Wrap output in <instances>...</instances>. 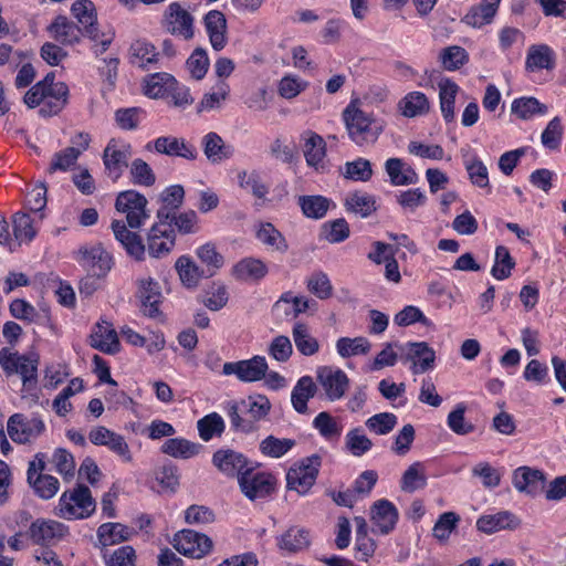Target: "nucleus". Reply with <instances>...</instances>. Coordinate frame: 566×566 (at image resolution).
<instances>
[{"label":"nucleus","instance_id":"f257e3e1","mask_svg":"<svg viewBox=\"0 0 566 566\" xmlns=\"http://www.w3.org/2000/svg\"><path fill=\"white\" fill-rule=\"evenodd\" d=\"M147 198L135 190H125L118 193L115 202V208L118 212L126 214V223L119 220L112 222V230L117 241L122 243L126 252L142 261L145 255V244L139 234L128 230L139 229L144 222L149 218L147 211Z\"/></svg>","mask_w":566,"mask_h":566},{"label":"nucleus","instance_id":"f03ea898","mask_svg":"<svg viewBox=\"0 0 566 566\" xmlns=\"http://www.w3.org/2000/svg\"><path fill=\"white\" fill-rule=\"evenodd\" d=\"M343 120L350 140L357 146L374 145L382 134L386 123L349 103L343 111Z\"/></svg>","mask_w":566,"mask_h":566},{"label":"nucleus","instance_id":"7ed1b4c3","mask_svg":"<svg viewBox=\"0 0 566 566\" xmlns=\"http://www.w3.org/2000/svg\"><path fill=\"white\" fill-rule=\"evenodd\" d=\"M39 360L31 356L19 355L9 348L0 349V366L6 375L19 374L22 379L23 391L31 392L36 387Z\"/></svg>","mask_w":566,"mask_h":566},{"label":"nucleus","instance_id":"20e7f679","mask_svg":"<svg viewBox=\"0 0 566 566\" xmlns=\"http://www.w3.org/2000/svg\"><path fill=\"white\" fill-rule=\"evenodd\" d=\"M95 510V501L86 485L80 484L60 499V515L67 520L88 517Z\"/></svg>","mask_w":566,"mask_h":566},{"label":"nucleus","instance_id":"39448f33","mask_svg":"<svg viewBox=\"0 0 566 566\" xmlns=\"http://www.w3.org/2000/svg\"><path fill=\"white\" fill-rule=\"evenodd\" d=\"M321 467V457L313 454L304 459L300 465L293 467L286 474L289 490L298 494H306L314 485Z\"/></svg>","mask_w":566,"mask_h":566},{"label":"nucleus","instance_id":"423d86ee","mask_svg":"<svg viewBox=\"0 0 566 566\" xmlns=\"http://www.w3.org/2000/svg\"><path fill=\"white\" fill-rule=\"evenodd\" d=\"M192 14L179 2L170 3L163 15L161 25L170 34L191 40L195 35Z\"/></svg>","mask_w":566,"mask_h":566},{"label":"nucleus","instance_id":"0eeeda50","mask_svg":"<svg viewBox=\"0 0 566 566\" xmlns=\"http://www.w3.org/2000/svg\"><path fill=\"white\" fill-rule=\"evenodd\" d=\"M44 454L38 453L29 463L28 482L34 492L44 500L52 499L59 491V480L50 474H43L45 470Z\"/></svg>","mask_w":566,"mask_h":566},{"label":"nucleus","instance_id":"6e6552de","mask_svg":"<svg viewBox=\"0 0 566 566\" xmlns=\"http://www.w3.org/2000/svg\"><path fill=\"white\" fill-rule=\"evenodd\" d=\"M268 369L265 357L256 355L250 359L223 364L222 374L226 376L235 375L243 382H255L266 376Z\"/></svg>","mask_w":566,"mask_h":566},{"label":"nucleus","instance_id":"1a4fd4ad","mask_svg":"<svg viewBox=\"0 0 566 566\" xmlns=\"http://www.w3.org/2000/svg\"><path fill=\"white\" fill-rule=\"evenodd\" d=\"M316 380L331 401L342 399L349 387V378L345 371L329 366L317 368Z\"/></svg>","mask_w":566,"mask_h":566},{"label":"nucleus","instance_id":"9d476101","mask_svg":"<svg viewBox=\"0 0 566 566\" xmlns=\"http://www.w3.org/2000/svg\"><path fill=\"white\" fill-rule=\"evenodd\" d=\"M130 157V145H118L115 139H111L103 151L106 176L113 181H117L123 176L124 170L129 167Z\"/></svg>","mask_w":566,"mask_h":566},{"label":"nucleus","instance_id":"9b49d317","mask_svg":"<svg viewBox=\"0 0 566 566\" xmlns=\"http://www.w3.org/2000/svg\"><path fill=\"white\" fill-rule=\"evenodd\" d=\"M174 547L186 556L202 558L212 549V541L206 534L182 530L174 536Z\"/></svg>","mask_w":566,"mask_h":566},{"label":"nucleus","instance_id":"f8f14e48","mask_svg":"<svg viewBox=\"0 0 566 566\" xmlns=\"http://www.w3.org/2000/svg\"><path fill=\"white\" fill-rule=\"evenodd\" d=\"M7 430L14 442L25 443L43 432L44 423L38 417L28 419L22 413H14L8 420Z\"/></svg>","mask_w":566,"mask_h":566},{"label":"nucleus","instance_id":"ddd939ff","mask_svg":"<svg viewBox=\"0 0 566 566\" xmlns=\"http://www.w3.org/2000/svg\"><path fill=\"white\" fill-rule=\"evenodd\" d=\"M137 284V297L140 301L142 313L150 318L160 317L161 312L159 305L163 302V294L159 283L148 277L138 280Z\"/></svg>","mask_w":566,"mask_h":566},{"label":"nucleus","instance_id":"4468645a","mask_svg":"<svg viewBox=\"0 0 566 566\" xmlns=\"http://www.w3.org/2000/svg\"><path fill=\"white\" fill-rule=\"evenodd\" d=\"M239 485L250 500L265 497L273 491L272 476L264 472H253L251 468L239 476Z\"/></svg>","mask_w":566,"mask_h":566},{"label":"nucleus","instance_id":"2eb2a0df","mask_svg":"<svg viewBox=\"0 0 566 566\" xmlns=\"http://www.w3.org/2000/svg\"><path fill=\"white\" fill-rule=\"evenodd\" d=\"M54 81L55 74L53 72H50L45 75L43 80L38 82V84H42V87L53 95V99H50V102L46 103V106L44 108L39 109V114L43 117H51L57 115L67 104V85L63 82Z\"/></svg>","mask_w":566,"mask_h":566},{"label":"nucleus","instance_id":"dca6fc26","mask_svg":"<svg viewBox=\"0 0 566 566\" xmlns=\"http://www.w3.org/2000/svg\"><path fill=\"white\" fill-rule=\"evenodd\" d=\"M153 148L156 153L170 157H180L187 160L198 158V150L192 144L186 142L185 138L171 135L156 138L153 142Z\"/></svg>","mask_w":566,"mask_h":566},{"label":"nucleus","instance_id":"f3484780","mask_svg":"<svg viewBox=\"0 0 566 566\" xmlns=\"http://www.w3.org/2000/svg\"><path fill=\"white\" fill-rule=\"evenodd\" d=\"M175 229H168L158 220L147 234L148 253L154 258H160L170 252L175 245Z\"/></svg>","mask_w":566,"mask_h":566},{"label":"nucleus","instance_id":"a211bd4d","mask_svg":"<svg viewBox=\"0 0 566 566\" xmlns=\"http://www.w3.org/2000/svg\"><path fill=\"white\" fill-rule=\"evenodd\" d=\"M71 13L77 20L84 35L90 38L92 41H97L99 39L96 8L91 0L74 1L71 7Z\"/></svg>","mask_w":566,"mask_h":566},{"label":"nucleus","instance_id":"6ab92c4d","mask_svg":"<svg viewBox=\"0 0 566 566\" xmlns=\"http://www.w3.org/2000/svg\"><path fill=\"white\" fill-rule=\"evenodd\" d=\"M545 475L538 469L520 467L513 473V485L522 493L535 496L541 493L545 484Z\"/></svg>","mask_w":566,"mask_h":566},{"label":"nucleus","instance_id":"aec40b11","mask_svg":"<svg viewBox=\"0 0 566 566\" xmlns=\"http://www.w3.org/2000/svg\"><path fill=\"white\" fill-rule=\"evenodd\" d=\"M48 31L51 38L62 45L77 44L84 35L81 27L65 15H57L48 27Z\"/></svg>","mask_w":566,"mask_h":566},{"label":"nucleus","instance_id":"412c9836","mask_svg":"<svg viewBox=\"0 0 566 566\" xmlns=\"http://www.w3.org/2000/svg\"><path fill=\"white\" fill-rule=\"evenodd\" d=\"M66 533L64 524L52 520H36L32 522L28 534L33 543L46 545L62 538Z\"/></svg>","mask_w":566,"mask_h":566},{"label":"nucleus","instance_id":"4be33fe9","mask_svg":"<svg viewBox=\"0 0 566 566\" xmlns=\"http://www.w3.org/2000/svg\"><path fill=\"white\" fill-rule=\"evenodd\" d=\"M304 140L303 153L306 164L316 171L324 169V159L326 157V143L318 134L306 130L302 134Z\"/></svg>","mask_w":566,"mask_h":566},{"label":"nucleus","instance_id":"5701e85b","mask_svg":"<svg viewBox=\"0 0 566 566\" xmlns=\"http://www.w3.org/2000/svg\"><path fill=\"white\" fill-rule=\"evenodd\" d=\"M212 463L229 476H241L248 468L247 458L234 450H218L212 457Z\"/></svg>","mask_w":566,"mask_h":566},{"label":"nucleus","instance_id":"b1692460","mask_svg":"<svg viewBox=\"0 0 566 566\" xmlns=\"http://www.w3.org/2000/svg\"><path fill=\"white\" fill-rule=\"evenodd\" d=\"M269 273L268 265L258 258L248 256L237 262L231 269V275L243 282H259Z\"/></svg>","mask_w":566,"mask_h":566},{"label":"nucleus","instance_id":"393cba45","mask_svg":"<svg viewBox=\"0 0 566 566\" xmlns=\"http://www.w3.org/2000/svg\"><path fill=\"white\" fill-rule=\"evenodd\" d=\"M203 23L211 46L221 51L228 43L226 15L221 11L211 10L205 15Z\"/></svg>","mask_w":566,"mask_h":566},{"label":"nucleus","instance_id":"a878e982","mask_svg":"<svg viewBox=\"0 0 566 566\" xmlns=\"http://www.w3.org/2000/svg\"><path fill=\"white\" fill-rule=\"evenodd\" d=\"M91 346L105 354L119 352V340L116 331L106 321L98 322L90 336Z\"/></svg>","mask_w":566,"mask_h":566},{"label":"nucleus","instance_id":"bb28decb","mask_svg":"<svg viewBox=\"0 0 566 566\" xmlns=\"http://www.w3.org/2000/svg\"><path fill=\"white\" fill-rule=\"evenodd\" d=\"M81 253L83 265L92 273L106 276L111 271L113 258L101 244L82 250Z\"/></svg>","mask_w":566,"mask_h":566},{"label":"nucleus","instance_id":"cd10ccee","mask_svg":"<svg viewBox=\"0 0 566 566\" xmlns=\"http://www.w3.org/2000/svg\"><path fill=\"white\" fill-rule=\"evenodd\" d=\"M371 521L381 534H388L396 526L398 511L388 500H378L371 506Z\"/></svg>","mask_w":566,"mask_h":566},{"label":"nucleus","instance_id":"c85d7f7f","mask_svg":"<svg viewBox=\"0 0 566 566\" xmlns=\"http://www.w3.org/2000/svg\"><path fill=\"white\" fill-rule=\"evenodd\" d=\"M407 347L406 360L412 361L415 374L424 373L433 367L436 353L427 343H408Z\"/></svg>","mask_w":566,"mask_h":566},{"label":"nucleus","instance_id":"c756f323","mask_svg":"<svg viewBox=\"0 0 566 566\" xmlns=\"http://www.w3.org/2000/svg\"><path fill=\"white\" fill-rule=\"evenodd\" d=\"M518 525V518L507 511L483 515L476 521L478 530L485 534H492L502 530H515Z\"/></svg>","mask_w":566,"mask_h":566},{"label":"nucleus","instance_id":"7c9ffc66","mask_svg":"<svg viewBox=\"0 0 566 566\" xmlns=\"http://www.w3.org/2000/svg\"><path fill=\"white\" fill-rule=\"evenodd\" d=\"M501 0H482L464 15L463 22L472 28L490 24L497 12Z\"/></svg>","mask_w":566,"mask_h":566},{"label":"nucleus","instance_id":"2f4dec72","mask_svg":"<svg viewBox=\"0 0 566 566\" xmlns=\"http://www.w3.org/2000/svg\"><path fill=\"white\" fill-rule=\"evenodd\" d=\"M201 145L205 156L212 164H219L233 154L232 147L227 146L222 137L214 132L206 134L202 137Z\"/></svg>","mask_w":566,"mask_h":566},{"label":"nucleus","instance_id":"473e14b6","mask_svg":"<svg viewBox=\"0 0 566 566\" xmlns=\"http://www.w3.org/2000/svg\"><path fill=\"white\" fill-rule=\"evenodd\" d=\"M317 392V385L311 376L301 377L294 386L291 394V402L294 410L298 413H306L307 401Z\"/></svg>","mask_w":566,"mask_h":566},{"label":"nucleus","instance_id":"72a5a7b5","mask_svg":"<svg viewBox=\"0 0 566 566\" xmlns=\"http://www.w3.org/2000/svg\"><path fill=\"white\" fill-rule=\"evenodd\" d=\"M158 55L156 48L146 40L134 41L128 51L129 63L140 69L157 63Z\"/></svg>","mask_w":566,"mask_h":566},{"label":"nucleus","instance_id":"f704fd0d","mask_svg":"<svg viewBox=\"0 0 566 566\" xmlns=\"http://www.w3.org/2000/svg\"><path fill=\"white\" fill-rule=\"evenodd\" d=\"M386 172L394 186L415 185L418 175L415 169L399 158H389L385 164Z\"/></svg>","mask_w":566,"mask_h":566},{"label":"nucleus","instance_id":"c9c22d12","mask_svg":"<svg viewBox=\"0 0 566 566\" xmlns=\"http://www.w3.org/2000/svg\"><path fill=\"white\" fill-rule=\"evenodd\" d=\"M185 190L180 185H172L167 187L160 193L163 206L157 211V219L165 222L170 218V214L176 212L184 202Z\"/></svg>","mask_w":566,"mask_h":566},{"label":"nucleus","instance_id":"e433bc0d","mask_svg":"<svg viewBox=\"0 0 566 566\" xmlns=\"http://www.w3.org/2000/svg\"><path fill=\"white\" fill-rule=\"evenodd\" d=\"M310 532L304 527L292 526L277 539V546L289 553H297L310 546Z\"/></svg>","mask_w":566,"mask_h":566},{"label":"nucleus","instance_id":"4c0bfd02","mask_svg":"<svg viewBox=\"0 0 566 566\" xmlns=\"http://www.w3.org/2000/svg\"><path fill=\"white\" fill-rule=\"evenodd\" d=\"M255 235L261 243L272 251L284 254L289 250L284 235L270 222L261 223Z\"/></svg>","mask_w":566,"mask_h":566},{"label":"nucleus","instance_id":"58836bf2","mask_svg":"<svg viewBox=\"0 0 566 566\" xmlns=\"http://www.w3.org/2000/svg\"><path fill=\"white\" fill-rule=\"evenodd\" d=\"M440 109L447 123L454 119V104L459 86L449 78H442L438 83Z\"/></svg>","mask_w":566,"mask_h":566},{"label":"nucleus","instance_id":"ea45409f","mask_svg":"<svg viewBox=\"0 0 566 566\" xmlns=\"http://www.w3.org/2000/svg\"><path fill=\"white\" fill-rule=\"evenodd\" d=\"M345 207L348 212L360 218L369 217L377 209L375 197L363 191L349 193L345 199Z\"/></svg>","mask_w":566,"mask_h":566},{"label":"nucleus","instance_id":"a19ab883","mask_svg":"<svg viewBox=\"0 0 566 566\" xmlns=\"http://www.w3.org/2000/svg\"><path fill=\"white\" fill-rule=\"evenodd\" d=\"M201 446L184 438L167 439L161 446V452L172 458L189 459L200 452Z\"/></svg>","mask_w":566,"mask_h":566},{"label":"nucleus","instance_id":"79ce46f5","mask_svg":"<svg viewBox=\"0 0 566 566\" xmlns=\"http://www.w3.org/2000/svg\"><path fill=\"white\" fill-rule=\"evenodd\" d=\"M134 532L120 523H104L97 530L98 542L102 546L115 545L127 541Z\"/></svg>","mask_w":566,"mask_h":566},{"label":"nucleus","instance_id":"37998d69","mask_svg":"<svg viewBox=\"0 0 566 566\" xmlns=\"http://www.w3.org/2000/svg\"><path fill=\"white\" fill-rule=\"evenodd\" d=\"M525 65L528 71L553 69L554 53L552 49L545 44L530 46Z\"/></svg>","mask_w":566,"mask_h":566},{"label":"nucleus","instance_id":"c03bdc74","mask_svg":"<svg viewBox=\"0 0 566 566\" xmlns=\"http://www.w3.org/2000/svg\"><path fill=\"white\" fill-rule=\"evenodd\" d=\"M176 85V78L168 73H155L145 80V94L151 98L163 97Z\"/></svg>","mask_w":566,"mask_h":566},{"label":"nucleus","instance_id":"a18cd8bd","mask_svg":"<svg viewBox=\"0 0 566 566\" xmlns=\"http://www.w3.org/2000/svg\"><path fill=\"white\" fill-rule=\"evenodd\" d=\"M313 427L328 441L338 440L343 431V426L327 411H322L314 418Z\"/></svg>","mask_w":566,"mask_h":566},{"label":"nucleus","instance_id":"49530a36","mask_svg":"<svg viewBox=\"0 0 566 566\" xmlns=\"http://www.w3.org/2000/svg\"><path fill=\"white\" fill-rule=\"evenodd\" d=\"M399 107L403 116L416 117L428 113L430 105L423 93L411 92L400 101Z\"/></svg>","mask_w":566,"mask_h":566},{"label":"nucleus","instance_id":"de8ad7c7","mask_svg":"<svg viewBox=\"0 0 566 566\" xmlns=\"http://www.w3.org/2000/svg\"><path fill=\"white\" fill-rule=\"evenodd\" d=\"M294 344L297 350L305 356H312L319 349V344L315 337L310 334L305 324L297 323L292 331Z\"/></svg>","mask_w":566,"mask_h":566},{"label":"nucleus","instance_id":"09e8293b","mask_svg":"<svg viewBox=\"0 0 566 566\" xmlns=\"http://www.w3.org/2000/svg\"><path fill=\"white\" fill-rule=\"evenodd\" d=\"M176 270L182 284L192 289L196 287L203 275V271L188 256H180L176 262Z\"/></svg>","mask_w":566,"mask_h":566},{"label":"nucleus","instance_id":"8fccbe9b","mask_svg":"<svg viewBox=\"0 0 566 566\" xmlns=\"http://www.w3.org/2000/svg\"><path fill=\"white\" fill-rule=\"evenodd\" d=\"M298 205L302 212L312 219H322L328 211L331 200L323 196H301Z\"/></svg>","mask_w":566,"mask_h":566},{"label":"nucleus","instance_id":"3c124183","mask_svg":"<svg viewBox=\"0 0 566 566\" xmlns=\"http://www.w3.org/2000/svg\"><path fill=\"white\" fill-rule=\"evenodd\" d=\"M164 226L168 229H174L172 226H175L181 234L196 233L199 230L198 216L193 210L180 213L174 212L170 214V218L164 222Z\"/></svg>","mask_w":566,"mask_h":566},{"label":"nucleus","instance_id":"603ef678","mask_svg":"<svg viewBox=\"0 0 566 566\" xmlns=\"http://www.w3.org/2000/svg\"><path fill=\"white\" fill-rule=\"evenodd\" d=\"M547 106L535 97H521L513 101L511 111L521 119H530L536 114L547 113Z\"/></svg>","mask_w":566,"mask_h":566},{"label":"nucleus","instance_id":"864d4df0","mask_svg":"<svg viewBox=\"0 0 566 566\" xmlns=\"http://www.w3.org/2000/svg\"><path fill=\"white\" fill-rule=\"evenodd\" d=\"M337 353L343 357L347 358L356 355H365L370 348L371 344L366 337H340L336 342Z\"/></svg>","mask_w":566,"mask_h":566},{"label":"nucleus","instance_id":"5fc2aeb1","mask_svg":"<svg viewBox=\"0 0 566 566\" xmlns=\"http://www.w3.org/2000/svg\"><path fill=\"white\" fill-rule=\"evenodd\" d=\"M427 485V476L420 462L412 463L402 474L401 490L412 493Z\"/></svg>","mask_w":566,"mask_h":566},{"label":"nucleus","instance_id":"6e6d98bb","mask_svg":"<svg viewBox=\"0 0 566 566\" xmlns=\"http://www.w3.org/2000/svg\"><path fill=\"white\" fill-rule=\"evenodd\" d=\"M514 268L515 261L512 258L509 249L504 245H499L495 249V260L491 270V274L496 280H505L511 276V272Z\"/></svg>","mask_w":566,"mask_h":566},{"label":"nucleus","instance_id":"4d7b16f0","mask_svg":"<svg viewBox=\"0 0 566 566\" xmlns=\"http://www.w3.org/2000/svg\"><path fill=\"white\" fill-rule=\"evenodd\" d=\"M240 405L247 410L249 419L256 422L265 418L271 410V402L263 395L249 396L247 400H242Z\"/></svg>","mask_w":566,"mask_h":566},{"label":"nucleus","instance_id":"13d9d810","mask_svg":"<svg viewBox=\"0 0 566 566\" xmlns=\"http://www.w3.org/2000/svg\"><path fill=\"white\" fill-rule=\"evenodd\" d=\"M129 174L134 185L150 187L156 182V176L151 167L142 158L132 161Z\"/></svg>","mask_w":566,"mask_h":566},{"label":"nucleus","instance_id":"bf43d9fd","mask_svg":"<svg viewBox=\"0 0 566 566\" xmlns=\"http://www.w3.org/2000/svg\"><path fill=\"white\" fill-rule=\"evenodd\" d=\"M229 301L227 286L220 282H213L206 291L202 303L210 311H219L223 308Z\"/></svg>","mask_w":566,"mask_h":566},{"label":"nucleus","instance_id":"052dcab7","mask_svg":"<svg viewBox=\"0 0 566 566\" xmlns=\"http://www.w3.org/2000/svg\"><path fill=\"white\" fill-rule=\"evenodd\" d=\"M199 436L203 441H209L213 436H220L224 430V422L220 415L212 412L197 422Z\"/></svg>","mask_w":566,"mask_h":566},{"label":"nucleus","instance_id":"680f3d73","mask_svg":"<svg viewBox=\"0 0 566 566\" xmlns=\"http://www.w3.org/2000/svg\"><path fill=\"white\" fill-rule=\"evenodd\" d=\"M295 446L293 439H279L274 436H269L260 443V450L263 454L271 458H281Z\"/></svg>","mask_w":566,"mask_h":566},{"label":"nucleus","instance_id":"e2e57ef3","mask_svg":"<svg viewBox=\"0 0 566 566\" xmlns=\"http://www.w3.org/2000/svg\"><path fill=\"white\" fill-rule=\"evenodd\" d=\"M238 181L242 189H249L259 199L265 198L269 192L268 186L262 182L260 174L255 170L251 172L247 170L240 171L238 174Z\"/></svg>","mask_w":566,"mask_h":566},{"label":"nucleus","instance_id":"0e129e2a","mask_svg":"<svg viewBox=\"0 0 566 566\" xmlns=\"http://www.w3.org/2000/svg\"><path fill=\"white\" fill-rule=\"evenodd\" d=\"M460 516L454 512L442 513L432 528V535L439 542H447L450 534L455 530Z\"/></svg>","mask_w":566,"mask_h":566},{"label":"nucleus","instance_id":"69168bd1","mask_svg":"<svg viewBox=\"0 0 566 566\" xmlns=\"http://www.w3.org/2000/svg\"><path fill=\"white\" fill-rule=\"evenodd\" d=\"M13 234L15 240L30 242L36 234L33 220L28 213L18 212L13 216Z\"/></svg>","mask_w":566,"mask_h":566},{"label":"nucleus","instance_id":"338daca9","mask_svg":"<svg viewBox=\"0 0 566 566\" xmlns=\"http://www.w3.org/2000/svg\"><path fill=\"white\" fill-rule=\"evenodd\" d=\"M467 406L460 402L455 408L448 415V426L457 434L465 436L474 430V426L465 420L464 413Z\"/></svg>","mask_w":566,"mask_h":566},{"label":"nucleus","instance_id":"774afa93","mask_svg":"<svg viewBox=\"0 0 566 566\" xmlns=\"http://www.w3.org/2000/svg\"><path fill=\"white\" fill-rule=\"evenodd\" d=\"M307 289L321 300L331 297L333 293L332 283L324 272L313 273L307 280Z\"/></svg>","mask_w":566,"mask_h":566}]
</instances>
